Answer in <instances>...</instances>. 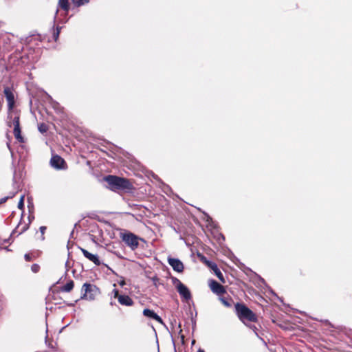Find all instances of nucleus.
Listing matches in <instances>:
<instances>
[{"label":"nucleus","instance_id":"f257e3e1","mask_svg":"<svg viewBox=\"0 0 352 352\" xmlns=\"http://www.w3.org/2000/svg\"><path fill=\"white\" fill-rule=\"evenodd\" d=\"M104 179L113 190H129L131 188V184L129 181L123 177L109 175Z\"/></svg>","mask_w":352,"mask_h":352},{"label":"nucleus","instance_id":"f03ea898","mask_svg":"<svg viewBox=\"0 0 352 352\" xmlns=\"http://www.w3.org/2000/svg\"><path fill=\"white\" fill-rule=\"evenodd\" d=\"M235 309L239 318L243 322L245 320L254 322L256 320L255 314L245 305L236 303Z\"/></svg>","mask_w":352,"mask_h":352},{"label":"nucleus","instance_id":"7ed1b4c3","mask_svg":"<svg viewBox=\"0 0 352 352\" xmlns=\"http://www.w3.org/2000/svg\"><path fill=\"white\" fill-rule=\"evenodd\" d=\"M81 291L82 293L81 298L89 301L94 300L99 294L98 288L96 286L87 283L83 284Z\"/></svg>","mask_w":352,"mask_h":352},{"label":"nucleus","instance_id":"20e7f679","mask_svg":"<svg viewBox=\"0 0 352 352\" xmlns=\"http://www.w3.org/2000/svg\"><path fill=\"white\" fill-rule=\"evenodd\" d=\"M121 239L132 250H135L139 245V238L131 232L121 234Z\"/></svg>","mask_w":352,"mask_h":352},{"label":"nucleus","instance_id":"39448f33","mask_svg":"<svg viewBox=\"0 0 352 352\" xmlns=\"http://www.w3.org/2000/svg\"><path fill=\"white\" fill-rule=\"evenodd\" d=\"M173 283L175 285L179 295L183 298L185 300H188L191 298V294L188 289V288L184 285L179 279L175 278L173 280Z\"/></svg>","mask_w":352,"mask_h":352},{"label":"nucleus","instance_id":"423d86ee","mask_svg":"<svg viewBox=\"0 0 352 352\" xmlns=\"http://www.w3.org/2000/svg\"><path fill=\"white\" fill-rule=\"evenodd\" d=\"M4 94L8 102V109L12 110L14 106V95L9 87L4 89Z\"/></svg>","mask_w":352,"mask_h":352},{"label":"nucleus","instance_id":"0eeeda50","mask_svg":"<svg viewBox=\"0 0 352 352\" xmlns=\"http://www.w3.org/2000/svg\"><path fill=\"white\" fill-rule=\"evenodd\" d=\"M13 125H14V135L15 138L19 142H23V138L21 136V129L19 125V117H14L13 120Z\"/></svg>","mask_w":352,"mask_h":352},{"label":"nucleus","instance_id":"6e6552de","mask_svg":"<svg viewBox=\"0 0 352 352\" xmlns=\"http://www.w3.org/2000/svg\"><path fill=\"white\" fill-rule=\"evenodd\" d=\"M168 264L173 267V269L177 272H182L184 270V265L182 262L177 259V258H168Z\"/></svg>","mask_w":352,"mask_h":352},{"label":"nucleus","instance_id":"1a4fd4ad","mask_svg":"<svg viewBox=\"0 0 352 352\" xmlns=\"http://www.w3.org/2000/svg\"><path fill=\"white\" fill-rule=\"evenodd\" d=\"M209 286L212 292L217 294H222L226 292L224 287L216 280H211L209 283Z\"/></svg>","mask_w":352,"mask_h":352},{"label":"nucleus","instance_id":"9d476101","mask_svg":"<svg viewBox=\"0 0 352 352\" xmlns=\"http://www.w3.org/2000/svg\"><path fill=\"white\" fill-rule=\"evenodd\" d=\"M80 250L84 256L89 259L90 261L93 262L95 265H100L101 264L97 254H91L84 248H80Z\"/></svg>","mask_w":352,"mask_h":352},{"label":"nucleus","instance_id":"9b49d317","mask_svg":"<svg viewBox=\"0 0 352 352\" xmlns=\"http://www.w3.org/2000/svg\"><path fill=\"white\" fill-rule=\"evenodd\" d=\"M64 163V160L58 155L53 156L50 160L52 166L58 169L63 168Z\"/></svg>","mask_w":352,"mask_h":352},{"label":"nucleus","instance_id":"f8f14e48","mask_svg":"<svg viewBox=\"0 0 352 352\" xmlns=\"http://www.w3.org/2000/svg\"><path fill=\"white\" fill-rule=\"evenodd\" d=\"M143 314L144 316L152 318L161 324L163 323L162 318L153 310L149 309H144L143 310Z\"/></svg>","mask_w":352,"mask_h":352},{"label":"nucleus","instance_id":"ddd939ff","mask_svg":"<svg viewBox=\"0 0 352 352\" xmlns=\"http://www.w3.org/2000/svg\"><path fill=\"white\" fill-rule=\"evenodd\" d=\"M118 302L125 306H131L133 304V300L126 295H122L118 297Z\"/></svg>","mask_w":352,"mask_h":352},{"label":"nucleus","instance_id":"4468645a","mask_svg":"<svg viewBox=\"0 0 352 352\" xmlns=\"http://www.w3.org/2000/svg\"><path fill=\"white\" fill-rule=\"evenodd\" d=\"M209 266L214 271L215 275L217 276V278L223 283H225V279H224V277H223V274L221 272V271L219 270V269L218 268L217 265L214 263H212L210 264H209Z\"/></svg>","mask_w":352,"mask_h":352},{"label":"nucleus","instance_id":"2eb2a0df","mask_svg":"<svg viewBox=\"0 0 352 352\" xmlns=\"http://www.w3.org/2000/svg\"><path fill=\"white\" fill-rule=\"evenodd\" d=\"M74 288V282L70 280L67 282L63 287L62 291L65 292H69Z\"/></svg>","mask_w":352,"mask_h":352},{"label":"nucleus","instance_id":"dca6fc26","mask_svg":"<svg viewBox=\"0 0 352 352\" xmlns=\"http://www.w3.org/2000/svg\"><path fill=\"white\" fill-rule=\"evenodd\" d=\"M58 4L59 6L65 11H67L69 10L68 0H59Z\"/></svg>","mask_w":352,"mask_h":352},{"label":"nucleus","instance_id":"f3484780","mask_svg":"<svg viewBox=\"0 0 352 352\" xmlns=\"http://www.w3.org/2000/svg\"><path fill=\"white\" fill-rule=\"evenodd\" d=\"M74 5L76 6H80L82 5H85V3H87L89 0H72Z\"/></svg>","mask_w":352,"mask_h":352},{"label":"nucleus","instance_id":"a211bd4d","mask_svg":"<svg viewBox=\"0 0 352 352\" xmlns=\"http://www.w3.org/2000/svg\"><path fill=\"white\" fill-rule=\"evenodd\" d=\"M38 129L41 133H44L47 131L48 127L45 124L41 123L38 124Z\"/></svg>","mask_w":352,"mask_h":352},{"label":"nucleus","instance_id":"6ab92c4d","mask_svg":"<svg viewBox=\"0 0 352 352\" xmlns=\"http://www.w3.org/2000/svg\"><path fill=\"white\" fill-rule=\"evenodd\" d=\"M24 207V195L21 196L20 200L18 203V208L22 210Z\"/></svg>","mask_w":352,"mask_h":352},{"label":"nucleus","instance_id":"aec40b11","mask_svg":"<svg viewBox=\"0 0 352 352\" xmlns=\"http://www.w3.org/2000/svg\"><path fill=\"white\" fill-rule=\"evenodd\" d=\"M219 300H221V302L223 304V305H225L226 307H230L231 306V304L230 302H228L226 299H225L224 298H219Z\"/></svg>","mask_w":352,"mask_h":352},{"label":"nucleus","instance_id":"412c9836","mask_svg":"<svg viewBox=\"0 0 352 352\" xmlns=\"http://www.w3.org/2000/svg\"><path fill=\"white\" fill-rule=\"evenodd\" d=\"M31 270L33 272L36 273L39 270V265L37 264H33L31 267Z\"/></svg>","mask_w":352,"mask_h":352},{"label":"nucleus","instance_id":"4be33fe9","mask_svg":"<svg viewBox=\"0 0 352 352\" xmlns=\"http://www.w3.org/2000/svg\"><path fill=\"white\" fill-rule=\"evenodd\" d=\"M59 34H60V28H57L56 31L54 33V35H53L55 41H56L58 39Z\"/></svg>","mask_w":352,"mask_h":352},{"label":"nucleus","instance_id":"5701e85b","mask_svg":"<svg viewBox=\"0 0 352 352\" xmlns=\"http://www.w3.org/2000/svg\"><path fill=\"white\" fill-rule=\"evenodd\" d=\"M113 293L114 298L118 299V297L120 296V295H119L118 290L115 289L113 290Z\"/></svg>","mask_w":352,"mask_h":352},{"label":"nucleus","instance_id":"b1692460","mask_svg":"<svg viewBox=\"0 0 352 352\" xmlns=\"http://www.w3.org/2000/svg\"><path fill=\"white\" fill-rule=\"evenodd\" d=\"M24 257L27 261H30L32 260V257L30 254H25Z\"/></svg>","mask_w":352,"mask_h":352},{"label":"nucleus","instance_id":"393cba45","mask_svg":"<svg viewBox=\"0 0 352 352\" xmlns=\"http://www.w3.org/2000/svg\"><path fill=\"white\" fill-rule=\"evenodd\" d=\"M46 230V227L45 226H41L40 227V231L41 232L42 234H44L45 231Z\"/></svg>","mask_w":352,"mask_h":352},{"label":"nucleus","instance_id":"a878e982","mask_svg":"<svg viewBox=\"0 0 352 352\" xmlns=\"http://www.w3.org/2000/svg\"><path fill=\"white\" fill-rule=\"evenodd\" d=\"M124 284H125L124 280H122V281H120V285L121 286H123Z\"/></svg>","mask_w":352,"mask_h":352},{"label":"nucleus","instance_id":"bb28decb","mask_svg":"<svg viewBox=\"0 0 352 352\" xmlns=\"http://www.w3.org/2000/svg\"><path fill=\"white\" fill-rule=\"evenodd\" d=\"M8 197H4V198L2 199L1 202H4V201H6L7 200V199H8Z\"/></svg>","mask_w":352,"mask_h":352},{"label":"nucleus","instance_id":"cd10ccee","mask_svg":"<svg viewBox=\"0 0 352 352\" xmlns=\"http://www.w3.org/2000/svg\"><path fill=\"white\" fill-rule=\"evenodd\" d=\"M197 352H205L203 349H199Z\"/></svg>","mask_w":352,"mask_h":352},{"label":"nucleus","instance_id":"c85d7f7f","mask_svg":"<svg viewBox=\"0 0 352 352\" xmlns=\"http://www.w3.org/2000/svg\"><path fill=\"white\" fill-rule=\"evenodd\" d=\"M7 146H8V148L10 150V144L9 143H7Z\"/></svg>","mask_w":352,"mask_h":352}]
</instances>
